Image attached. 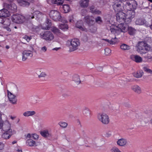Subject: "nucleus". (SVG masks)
I'll return each instance as SVG.
<instances>
[{
	"label": "nucleus",
	"mask_w": 152,
	"mask_h": 152,
	"mask_svg": "<svg viewBox=\"0 0 152 152\" xmlns=\"http://www.w3.org/2000/svg\"><path fill=\"white\" fill-rule=\"evenodd\" d=\"M102 40L106 41L109 44L111 45L115 44L118 42V40L116 37H115L114 38H112L110 40L107 39H102Z\"/></svg>",
	"instance_id": "25"
},
{
	"label": "nucleus",
	"mask_w": 152,
	"mask_h": 152,
	"mask_svg": "<svg viewBox=\"0 0 152 152\" xmlns=\"http://www.w3.org/2000/svg\"><path fill=\"white\" fill-rule=\"evenodd\" d=\"M110 151L111 152H123L115 146L113 147L110 149Z\"/></svg>",
	"instance_id": "46"
},
{
	"label": "nucleus",
	"mask_w": 152,
	"mask_h": 152,
	"mask_svg": "<svg viewBox=\"0 0 152 152\" xmlns=\"http://www.w3.org/2000/svg\"><path fill=\"white\" fill-rule=\"evenodd\" d=\"M116 18L117 21L121 23L118 26L113 24L109 25L111 33L115 36L119 34L121 32H126L127 30V24L123 23L126 19V14L122 11L118 12L116 15Z\"/></svg>",
	"instance_id": "1"
},
{
	"label": "nucleus",
	"mask_w": 152,
	"mask_h": 152,
	"mask_svg": "<svg viewBox=\"0 0 152 152\" xmlns=\"http://www.w3.org/2000/svg\"><path fill=\"white\" fill-rule=\"evenodd\" d=\"M134 15L135 12L133 10H128L126 14V19H131L134 17Z\"/></svg>",
	"instance_id": "22"
},
{
	"label": "nucleus",
	"mask_w": 152,
	"mask_h": 152,
	"mask_svg": "<svg viewBox=\"0 0 152 152\" xmlns=\"http://www.w3.org/2000/svg\"><path fill=\"white\" fill-rule=\"evenodd\" d=\"M4 7L5 8L10 10L12 12H15L17 9L16 5L13 3H12L10 4L5 3L4 4Z\"/></svg>",
	"instance_id": "15"
},
{
	"label": "nucleus",
	"mask_w": 152,
	"mask_h": 152,
	"mask_svg": "<svg viewBox=\"0 0 152 152\" xmlns=\"http://www.w3.org/2000/svg\"><path fill=\"white\" fill-rule=\"evenodd\" d=\"M42 15V13L38 11H35L34 12V15L31 16H30L28 18H34V16L37 17L38 18L39 17Z\"/></svg>",
	"instance_id": "39"
},
{
	"label": "nucleus",
	"mask_w": 152,
	"mask_h": 152,
	"mask_svg": "<svg viewBox=\"0 0 152 152\" xmlns=\"http://www.w3.org/2000/svg\"><path fill=\"white\" fill-rule=\"evenodd\" d=\"M69 20L70 22L73 23L74 22L73 18L72 16L70 17Z\"/></svg>",
	"instance_id": "57"
},
{
	"label": "nucleus",
	"mask_w": 152,
	"mask_h": 152,
	"mask_svg": "<svg viewBox=\"0 0 152 152\" xmlns=\"http://www.w3.org/2000/svg\"><path fill=\"white\" fill-rule=\"evenodd\" d=\"M88 0H81L79 2V4L81 7H85L88 6Z\"/></svg>",
	"instance_id": "35"
},
{
	"label": "nucleus",
	"mask_w": 152,
	"mask_h": 152,
	"mask_svg": "<svg viewBox=\"0 0 152 152\" xmlns=\"http://www.w3.org/2000/svg\"><path fill=\"white\" fill-rule=\"evenodd\" d=\"M36 114V112L34 110L27 111L23 113V115L25 117H32Z\"/></svg>",
	"instance_id": "24"
},
{
	"label": "nucleus",
	"mask_w": 152,
	"mask_h": 152,
	"mask_svg": "<svg viewBox=\"0 0 152 152\" xmlns=\"http://www.w3.org/2000/svg\"><path fill=\"white\" fill-rule=\"evenodd\" d=\"M15 150L17 152H23L22 148L19 146L15 147Z\"/></svg>",
	"instance_id": "51"
},
{
	"label": "nucleus",
	"mask_w": 152,
	"mask_h": 152,
	"mask_svg": "<svg viewBox=\"0 0 152 152\" xmlns=\"http://www.w3.org/2000/svg\"><path fill=\"white\" fill-rule=\"evenodd\" d=\"M141 116H140L139 117V118L138 119V121L139 122H140L141 123H142L143 122V121L142 120V119H140V117Z\"/></svg>",
	"instance_id": "58"
},
{
	"label": "nucleus",
	"mask_w": 152,
	"mask_h": 152,
	"mask_svg": "<svg viewBox=\"0 0 152 152\" xmlns=\"http://www.w3.org/2000/svg\"><path fill=\"white\" fill-rule=\"evenodd\" d=\"M34 49L31 47V50H24L22 53V60L23 61H26L29 57H31L33 55V50Z\"/></svg>",
	"instance_id": "10"
},
{
	"label": "nucleus",
	"mask_w": 152,
	"mask_h": 152,
	"mask_svg": "<svg viewBox=\"0 0 152 152\" xmlns=\"http://www.w3.org/2000/svg\"><path fill=\"white\" fill-rule=\"evenodd\" d=\"M121 2L118 0L114 1L113 7V9L116 12H121L124 9V7L121 5Z\"/></svg>",
	"instance_id": "11"
},
{
	"label": "nucleus",
	"mask_w": 152,
	"mask_h": 152,
	"mask_svg": "<svg viewBox=\"0 0 152 152\" xmlns=\"http://www.w3.org/2000/svg\"><path fill=\"white\" fill-rule=\"evenodd\" d=\"M33 104H36L38 103L39 102V98L37 96H35L33 97V99L32 100Z\"/></svg>",
	"instance_id": "45"
},
{
	"label": "nucleus",
	"mask_w": 152,
	"mask_h": 152,
	"mask_svg": "<svg viewBox=\"0 0 152 152\" xmlns=\"http://www.w3.org/2000/svg\"><path fill=\"white\" fill-rule=\"evenodd\" d=\"M11 20L14 23L20 24L26 21L27 19L22 15L16 14L11 16Z\"/></svg>",
	"instance_id": "6"
},
{
	"label": "nucleus",
	"mask_w": 152,
	"mask_h": 152,
	"mask_svg": "<svg viewBox=\"0 0 152 152\" xmlns=\"http://www.w3.org/2000/svg\"><path fill=\"white\" fill-rule=\"evenodd\" d=\"M4 122L2 120H0V129L2 128Z\"/></svg>",
	"instance_id": "56"
},
{
	"label": "nucleus",
	"mask_w": 152,
	"mask_h": 152,
	"mask_svg": "<svg viewBox=\"0 0 152 152\" xmlns=\"http://www.w3.org/2000/svg\"><path fill=\"white\" fill-rule=\"evenodd\" d=\"M150 28L152 30V24L150 26Z\"/></svg>",
	"instance_id": "64"
},
{
	"label": "nucleus",
	"mask_w": 152,
	"mask_h": 152,
	"mask_svg": "<svg viewBox=\"0 0 152 152\" xmlns=\"http://www.w3.org/2000/svg\"><path fill=\"white\" fill-rule=\"evenodd\" d=\"M67 44L69 47L70 50L71 51H74L77 49L80 45L79 40L77 39H74L71 40H68Z\"/></svg>",
	"instance_id": "5"
},
{
	"label": "nucleus",
	"mask_w": 152,
	"mask_h": 152,
	"mask_svg": "<svg viewBox=\"0 0 152 152\" xmlns=\"http://www.w3.org/2000/svg\"><path fill=\"white\" fill-rule=\"evenodd\" d=\"M10 15V13L8 10L5 8L0 10V17L6 18Z\"/></svg>",
	"instance_id": "18"
},
{
	"label": "nucleus",
	"mask_w": 152,
	"mask_h": 152,
	"mask_svg": "<svg viewBox=\"0 0 152 152\" xmlns=\"http://www.w3.org/2000/svg\"><path fill=\"white\" fill-rule=\"evenodd\" d=\"M136 47L137 51L141 54H145L151 49L150 46L144 42H139Z\"/></svg>",
	"instance_id": "2"
},
{
	"label": "nucleus",
	"mask_w": 152,
	"mask_h": 152,
	"mask_svg": "<svg viewBox=\"0 0 152 152\" xmlns=\"http://www.w3.org/2000/svg\"><path fill=\"white\" fill-rule=\"evenodd\" d=\"M131 89L137 94H140L142 92L141 88L138 85H135L131 86Z\"/></svg>",
	"instance_id": "21"
},
{
	"label": "nucleus",
	"mask_w": 152,
	"mask_h": 152,
	"mask_svg": "<svg viewBox=\"0 0 152 152\" xmlns=\"http://www.w3.org/2000/svg\"><path fill=\"white\" fill-rule=\"evenodd\" d=\"M5 28L7 31H11V29L9 27H6Z\"/></svg>",
	"instance_id": "60"
},
{
	"label": "nucleus",
	"mask_w": 152,
	"mask_h": 152,
	"mask_svg": "<svg viewBox=\"0 0 152 152\" xmlns=\"http://www.w3.org/2000/svg\"><path fill=\"white\" fill-rule=\"evenodd\" d=\"M16 143V142L15 141H14L12 142V144H14Z\"/></svg>",
	"instance_id": "63"
},
{
	"label": "nucleus",
	"mask_w": 152,
	"mask_h": 152,
	"mask_svg": "<svg viewBox=\"0 0 152 152\" xmlns=\"http://www.w3.org/2000/svg\"><path fill=\"white\" fill-rule=\"evenodd\" d=\"M117 145L121 147H124L126 145L127 142L126 139L124 138L119 139L117 141Z\"/></svg>",
	"instance_id": "19"
},
{
	"label": "nucleus",
	"mask_w": 152,
	"mask_h": 152,
	"mask_svg": "<svg viewBox=\"0 0 152 152\" xmlns=\"http://www.w3.org/2000/svg\"><path fill=\"white\" fill-rule=\"evenodd\" d=\"M6 48L7 49H8L9 48H10V47L8 45H6Z\"/></svg>",
	"instance_id": "62"
},
{
	"label": "nucleus",
	"mask_w": 152,
	"mask_h": 152,
	"mask_svg": "<svg viewBox=\"0 0 152 152\" xmlns=\"http://www.w3.org/2000/svg\"><path fill=\"white\" fill-rule=\"evenodd\" d=\"M48 3L49 4H54L57 5H61L64 2V0H47Z\"/></svg>",
	"instance_id": "28"
},
{
	"label": "nucleus",
	"mask_w": 152,
	"mask_h": 152,
	"mask_svg": "<svg viewBox=\"0 0 152 152\" xmlns=\"http://www.w3.org/2000/svg\"><path fill=\"white\" fill-rule=\"evenodd\" d=\"M95 19L96 22L99 24H100L102 22L101 18L99 16L97 17Z\"/></svg>",
	"instance_id": "47"
},
{
	"label": "nucleus",
	"mask_w": 152,
	"mask_h": 152,
	"mask_svg": "<svg viewBox=\"0 0 152 152\" xmlns=\"http://www.w3.org/2000/svg\"><path fill=\"white\" fill-rule=\"evenodd\" d=\"M2 129L4 132H15V131L12 130L11 129V124L7 120H6L4 122Z\"/></svg>",
	"instance_id": "12"
},
{
	"label": "nucleus",
	"mask_w": 152,
	"mask_h": 152,
	"mask_svg": "<svg viewBox=\"0 0 152 152\" xmlns=\"http://www.w3.org/2000/svg\"><path fill=\"white\" fill-rule=\"evenodd\" d=\"M72 80L74 81L77 84H79L81 81L79 75L75 74L72 76Z\"/></svg>",
	"instance_id": "34"
},
{
	"label": "nucleus",
	"mask_w": 152,
	"mask_h": 152,
	"mask_svg": "<svg viewBox=\"0 0 152 152\" xmlns=\"http://www.w3.org/2000/svg\"><path fill=\"white\" fill-rule=\"evenodd\" d=\"M123 2L124 5L126 8L136 9L137 7V2L134 0H119Z\"/></svg>",
	"instance_id": "7"
},
{
	"label": "nucleus",
	"mask_w": 152,
	"mask_h": 152,
	"mask_svg": "<svg viewBox=\"0 0 152 152\" xmlns=\"http://www.w3.org/2000/svg\"><path fill=\"white\" fill-rule=\"evenodd\" d=\"M135 22L136 25H142L145 23L146 21L144 19L139 18L136 19Z\"/></svg>",
	"instance_id": "38"
},
{
	"label": "nucleus",
	"mask_w": 152,
	"mask_h": 152,
	"mask_svg": "<svg viewBox=\"0 0 152 152\" xmlns=\"http://www.w3.org/2000/svg\"><path fill=\"white\" fill-rule=\"evenodd\" d=\"M47 76L45 72H41L38 76L39 77H45Z\"/></svg>",
	"instance_id": "52"
},
{
	"label": "nucleus",
	"mask_w": 152,
	"mask_h": 152,
	"mask_svg": "<svg viewBox=\"0 0 152 152\" xmlns=\"http://www.w3.org/2000/svg\"><path fill=\"white\" fill-rule=\"evenodd\" d=\"M33 0H17L19 4L22 6H28L31 3L33 2Z\"/></svg>",
	"instance_id": "16"
},
{
	"label": "nucleus",
	"mask_w": 152,
	"mask_h": 152,
	"mask_svg": "<svg viewBox=\"0 0 152 152\" xmlns=\"http://www.w3.org/2000/svg\"><path fill=\"white\" fill-rule=\"evenodd\" d=\"M47 50V48L46 46H43L40 48L39 50V52L41 53H45Z\"/></svg>",
	"instance_id": "43"
},
{
	"label": "nucleus",
	"mask_w": 152,
	"mask_h": 152,
	"mask_svg": "<svg viewBox=\"0 0 152 152\" xmlns=\"http://www.w3.org/2000/svg\"><path fill=\"white\" fill-rule=\"evenodd\" d=\"M7 96L8 99L10 103L13 104L16 103L17 99L15 95L8 91Z\"/></svg>",
	"instance_id": "14"
},
{
	"label": "nucleus",
	"mask_w": 152,
	"mask_h": 152,
	"mask_svg": "<svg viewBox=\"0 0 152 152\" xmlns=\"http://www.w3.org/2000/svg\"><path fill=\"white\" fill-rule=\"evenodd\" d=\"M143 72L142 71H138L133 73V76L137 78L141 77L143 75Z\"/></svg>",
	"instance_id": "40"
},
{
	"label": "nucleus",
	"mask_w": 152,
	"mask_h": 152,
	"mask_svg": "<svg viewBox=\"0 0 152 152\" xmlns=\"http://www.w3.org/2000/svg\"><path fill=\"white\" fill-rule=\"evenodd\" d=\"M25 136L26 138H31L36 141H37V140L39 139V135L35 133L31 134L28 133Z\"/></svg>",
	"instance_id": "23"
},
{
	"label": "nucleus",
	"mask_w": 152,
	"mask_h": 152,
	"mask_svg": "<svg viewBox=\"0 0 152 152\" xmlns=\"http://www.w3.org/2000/svg\"><path fill=\"white\" fill-rule=\"evenodd\" d=\"M90 9L91 12L94 14L98 15H100L101 13V12L100 11L97 9H94V7L93 6L90 7Z\"/></svg>",
	"instance_id": "36"
},
{
	"label": "nucleus",
	"mask_w": 152,
	"mask_h": 152,
	"mask_svg": "<svg viewBox=\"0 0 152 152\" xmlns=\"http://www.w3.org/2000/svg\"><path fill=\"white\" fill-rule=\"evenodd\" d=\"M15 118V117H14L12 116H11L10 117V118L12 120H13L14 118Z\"/></svg>",
	"instance_id": "61"
},
{
	"label": "nucleus",
	"mask_w": 152,
	"mask_h": 152,
	"mask_svg": "<svg viewBox=\"0 0 152 152\" xmlns=\"http://www.w3.org/2000/svg\"><path fill=\"white\" fill-rule=\"evenodd\" d=\"M76 27L79 28L80 30L87 31L88 29L83 26V22L82 20L78 21L76 25Z\"/></svg>",
	"instance_id": "20"
},
{
	"label": "nucleus",
	"mask_w": 152,
	"mask_h": 152,
	"mask_svg": "<svg viewBox=\"0 0 152 152\" xmlns=\"http://www.w3.org/2000/svg\"><path fill=\"white\" fill-rule=\"evenodd\" d=\"M51 25L50 20L49 19H47L45 23L43 24L42 28L44 29H49Z\"/></svg>",
	"instance_id": "30"
},
{
	"label": "nucleus",
	"mask_w": 152,
	"mask_h": 152,
	"mask_svg": "<svg viewBox=\"0 0 152 152\" xmlns=\"http://www.w3.org/2000/svg\"><path fill=\"white\" fill-rule=\"evenodd\" d=\"M41 135L45 137H47L51 136V134L49 132L48 129H45L41 131L40 132Z\"/></svg>",
	"instance_id": "27"
},
{
	"label": "nucleus",
	"mask_w": 152,
	"mask_h": 152,
	"mask_svg": "<svg viewBox=\"0 0 152 152\" xmlns=\"http://www.w3.org/2000/svg\"><path fill=\"white\" fill-rule=\"evenodd\" d=\"M126 28L127 29V30L126 32L128 30V33L130 35H133L136 32V30L132 27H131L128 26L127 25Z\"/></svg>",
	"instance_id": "37"
},
{
	"label": "nucleus",
	"mask_w": 152,
	"mask_h": 152,
	"mask_svg": "<svg viewBox=\"0 0 152 152\" xmlns=\"http://www.w3.org/2000/svg\"><path fill=\"white\" fill-rule=\"evenodd\" d=\"M51 30L55 34H58L60 33V30L55 27H52L51 28Z\"/></svg>",
	"instance_id": "44"
},
{
	"label": "nucleus",
	"mask_w": 152,
	"mask_h": 152,
	"mask_svg": "<svg viewBox=\"0 0 152 152\" xmlns=\"http://www.w3.org/2000/svg\"><path fill=\"white\" fill-rule=\"evenodd\" d=\"M131 58L132 60L137 63L141 62L142 61V58L138 55H132Z\"/></svg>",
	"instance_id": "29"
},
{
	"label": "nucleus",
	"mask_w": 152,
	"mask_h": 152,
	"mask_svg": "<svg viewBox=\"0 0 152 152\" xmlns=\"http://www.w3.org/2000/svg\"><path fill=\"white\" fill-rule=\"evenodd\" d=\"M58 125L62 128H65L68 126V124L64 121H60L58 123Z\"/></svg>",
	"instance_id": "42"
},
{
	"label": "nucleus",
	"mask_w": 152,
	"mask_h": 152,
	"mask_svg": "<svg viewBox=\"0 0 152 152\" xmlns=\"http://www.w3.org/2000/svg\"><path fill=\"white\" fill-rule=\"evenodd\" d=\"M140 119H142L143 120V122L145 123H147L149 121V120L148 118L142 116H141L140 117Z\"/></svg>",
	"instance_id": "50"
},
{
	"label": "nucleus",
	"mask_w": 152,
	"mask_h": 152,
	"mask_svg": "<svg viewBox=\"0 0 152 152\" xmlns=\"http://www.w3.org/2000/svg\"><path fill=\"white\" fill-rule=\"evenodd\" d=\"M15 133V132H5L2 135V137L3 138L5 139H8L12 134Z\"/></svg>",
	"instance_id": "26"
},
{
	"label": "nucleus",
	"mask_w": 152,
	"mask_h": 152,
	"mask_svg": "<svg viewBox=\"0 0 152 152\" xmlns=\"http://www.w3.org/2000/svg\"><path fill=\"white\" fill-rule=\"evenodd\" d=\"M120 48L122 50L125 51L130 50L131 49V47L126 44L122 43L120 46Z\"/></svg>",
	"instance_id": "32"
},
{
	"label": "nucleus",
	"mask_w": 152,
	"mask_h": 152,
	"mask_svg": "<svg viewBox=\"0 0 152 152\" xmlns=\"http://www.w3.org/2000/svg\"><path fill=\"white\" fill-rule=\"evenodd\" d=\"M143 70H144L149 73L152 74V70H151V69L148 68L146 66H144L143 67Z\"/></svg>",
	"instance_id": "49"
},
{
	"label": "nucleus",
	"mask_w": 152,
	"mask_h": 152,
	"mask_svg": "<svg viewBox=\"0 0 152 152\" xmlns=\"http://www.w3.org/2000/svg\"><path fill=\"white\" fill-rule=\"evenodd\" d=\"M59 49H60L59 48H54L53 49V50L57 51V50H58Z\"/></svg>",
	"instance_id": "59"
},
{
	"label": "nucleus",
	"mask_w": 152,
	"mask_h": 152,
	"mask_svg": "<svg viewBox=\"0 0 152 152\" xmlns=\"http://www.w3.org/2000/svg\"><path fill=\"white\" fill-rule=\"evenodd\" d=\"M4 144L2 142H0V150H2L4 149Z\"/></svg>",
	"instance_id": "54"
},
{
	"label": "nucleus",
	"mask_w": 152,
	"mask_h": 152,
	"mask_svg": "<svg viewBox=\"0 0 152 152\" xmlns=\"http://www.w3.org/2000/svg\"><path fill=\"white\" fill-rule=\"evenodd\" d=\"M26 144L29 146L36 147L41 145V142L40 141H36L31 138H30L27 140L26 141Z\"/></svg>",
	"instance_id": "13"
},
{
	"label": "nucleus",
	"mask_w": 152,
	"mask_h": 152,
	"mask_svg": "<svg viewBox=\"0 0 152 152\" xmlns=\"http://www.w3.org/2000/svg\"><path fill=\"white\" fill-rule=\"evenodd\" d=\"M0 23L6 25L7 26H10V23L9 22L8 19H5L4 21L3 19L1 18H0Z\"/></svg>",
	"instance_id": "41"
},
{
	"label": "nucleus",
	"mask_w": 152,
	"mask_h": 152,
	"mask_svg": "<svg viewBox=\"0 0 152 152\" xmlns=\"http://www.w3.org/2000/svg\"><path fill=\"white\" fill-rule=\"evenodd\" d=\"M104 51L105 54L107 56L110 55L111 53V50L108 48H106L104 50Z\"/></svg>",
	"instance_id": "48"
},
{
	"label": "nucleus",
	"mask_w": 152,
	"mask_h": 152,
	"mask_svg": "<svg viewBox=\"0 0 152 152\" xmlns=\"http://www.w3.org/2000/svg\"><path fill=\"white\" fill-rule=\"evenodd\" d=\"M61 22L64 23H60L58 25L59 28L61 30L65 31L68 29V26L67 24V21L66 20H61Z\"/></svg>",
	"instance_id": "17"
},
{
	"label": "nucleus",
	"mask_w": 152,
	"mask_h": 152,
	"mask_svg": "<svg viewBox=\"0 0 152 152\" xmlns=\"http://www.w3.org/2000/svg\"><path fill=\"white\" fill-rule=\"evenodd\" d=\"M60 9L63 10L62 11L64 13H66L69 12L70 10V7L69 5L64 4L61 5L60 6Z\"/></svg>",
	"instance_id": "31"
},
{
	"label": "nucleus",
	"mask_w": 152,
	"mask_h": 152,
	"mask_svg": "<svg viewBox=\"0 0 152 152\" xmlns=\"http://www.w3.org/2000/svg\"><path fill=\"white\" fill-rule=\"evenodd\" d=\"M23 38L26 40L27 42H28L31 39V37H28L27 36H25L23 37Z\"/></svg>",
	"instance_id": "53"
},
{
	"label": "nucleus",
	"mask_w": 152,
	"mask_h": 152,
	"mask_svg": "<svg viewBox=\"0 0 152 152\" xmlns=\"http://www.w3.org/2000/svg\"><path fill=\"white\" fill-rule=\"evenodd\" d=\"M111 135L112 132L111 131L108 132L106 134V136L107 137H110Z\"/></svg>",
	"instance_id": "55"
},
{
	"label": "nucleus",
	"mask_w": 152,
	"mask_h": 152,
	"mask_svg": "<svg viewBox=\"0 0 152 152\" xmlns=\"http://www.w3.org/2000/svg\"><path fill=\"white\" fill-rule=\"evenodd\" d=\"M85 21L88 24V27L86 28L88 31H89L91 32H94L96 30V28L93 26L95 23L94 18L92 16H86L84 18Z\"/></svg>",
	"instance_id": "3"
},
{
	"label": "nucleus",
	"mask_w": 152,
	"mask_h": 152,
	"mask_svg": "<svg viewBox=\"0 0 152 152\" xmlns=\"http://www.w3.org/2000/svg\"><path fill=\"white\" fill-rule=\"evenodd\" d=\"M40 37L46 41L50 42L54 38L53 34L50 31H46L40 34Z\"/></svg>",
	"instance_id": "8"
},
{
	"label": "nucleus",
	"mask_w": 152,
	"mask_h": 152,
	"mask_svg": "<svg viewBox=\"0 0 152 152\" xmlns=\"http://www.w3.org/2000/svg\"><path fill=\"white\" fill-rule=\"evenodd\" d=\"M98 120L104 125L108 124L110 122V119L109 115L104 112H100L97 114Z\"/></svg>",
	"instance_id": "4"
},
{
	"label": "nucleus",
	"mask_w": 152,
	"mask_h": 152,
	"mask_svg": "<svg viewBox=\"0 0 152 152\" xmlns=\"http://www.w3.org/2000/svg\"><path fill=\"white\" fill-rule=\"evenodd\" d=\"M83 114L86 116H90L91 115V111L90 109L87 107H84L83 110Z\"/></svg>",
	"instance_id": "33"
},
{
	"label": "nucleus",
	"mask_w": 152,
	"mask_h": 152,
	"mask_svg": "<svg viewBox=\"0 0 152 152\" xmlns=\"http://www.w3.org/2000/svg\"><path fill=\"white\" fill-rule=\"evenodd\" d=\"M49 16L55 21L60 20L61 18L60 13L55 10H51L49 13Z\"/></svg>",
	"instance_id": "9"
}]
</instances>
